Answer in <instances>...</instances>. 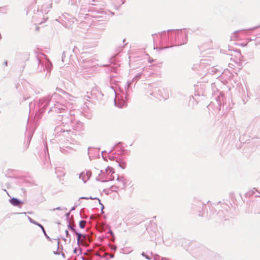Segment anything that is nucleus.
Here are the masks:
<instances>
[{
	"label": "nucleus",
	"instance_id": "nucleus-1",
	"mask_svg": "<svg viewBox=\"0 0 260 260\" xmlns=\"http://www.w3.org/2000/svg\"><path fill=\"white\" fill-rule=\"evenodd\" d=\"M91 176L90 171L83 172L80 174V178L89 179Z\"/></svg>",
	"mask_w": 260,
	"mask_h": 260
},
{
	"label": "nucleus",
	"instance_id": "nucleus-4",
	"mask_svg": "<svg viewBox=\"0 0 260 260\" xmlns=\"http://www.w3.org/2000/svg\"><path fill=\"white\" fill-rule=\"evenodd\" d=\"M86 221L84 220H81L80 221L79 225L81 228L83 229L84 228L85 225H86Z\"/></svg>",
	"mask_w": 260,
	"mask_h": 260
},
{
	"label": "nucleus",
	"instance_id": "nucleus-3",
	"mask_svg": "<svg viewBox=\"0 0 260 260\" xmlns=\"http://www.w3.org/2000/svg\"><path fill=\"white\" fill-rule=\"evenodd\" d=\"M68 227L69 228H70L73 231H74L75 233V234L77 235V241H78V242H79V241L81 239L82 235L80 233H77L76 231H75L74 230V229L70 225H69Z\"/></svg>",
	"mask_w": 260,
	"mask_h": 260
},
{
	"label": "nucleus",
	"instance_id": "nucleus-5",
	"mask_svg": "<svg viewBox=\"0 0 260 260\" xmlns=\"http://www.w3.org/2000/svg\"><path fill=\"white\" fill-rule=\"evenodd\" d=\"M64 234H65V237H63V239L64 240H66L65 238H67L69 236V232H68V231L67 230L64 231Z\"/></svg>",
	"mask_w": 260,
	"mask_h": 260
},
{
	"label": "nucleus",
	"instance_id": "nucleus-7",
	"mask_svg": "<svg viewBox=\"0 0 260 260\" xmlns=\"http://www.w3.org/2000/svg\"><path fill=\"white\" fill-rule=\"evenodd\" d=\"M255 28V27H254V28ZM253 29H254V28H252V29H248L247 31H251V30H252Z\"/></svg>",
	"mask_w": 260,
	"mask_h": 260
},
{
	"label": "nucleus",
	"instance_id": "nucleus-2",
	"mask_svg": "<svg viewBox=\"0 0 260 260\" xmlns=\"http://www.w3.org/2000/svg\"><path fill=\"white\" fill-rule=\"evenodd\" d=\"M10 202L12 205L15 206H17L22 204L20 201L15 198H12L10 200Z\"/></svg>",
	"mask_w": 260,
	"mask_h": 260
},
{
	"label": "nucleus",
	"instance_id": "nucleus-6",
	"mask_svg": "<svg viewBox=\"0 0 260 260\" xmlns=\"http://www.w3.org/2000/svg\"><path fill=\"white\" fill-rule=\"evenodd\" d=\"M38 225L41 227V229H42V230H43V231H44V228H43V226L42 225H41V224H39Z\"/></svg>",
	"mask_w": 260,
	"mask_h": 260
}]
</instances>
